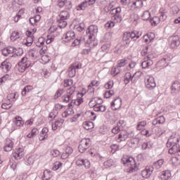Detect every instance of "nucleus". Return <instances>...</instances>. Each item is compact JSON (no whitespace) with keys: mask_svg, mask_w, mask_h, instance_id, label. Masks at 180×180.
I'll list each match as a JSON object with an SVG mask.
<instances>
[{"mask_svg":"<svg viewBox=\"0 0 180 180\" xmlns=\"http://www.w3.org/2000/svg\"><path fill=\"white\" fill-rule=\"evenodd\" d=\"M14 123L16 126L18 127H20V126H23V121L22 120V117H18V118H15Z\"/></svg>","mask_w":180,"mask_h":180,"instance_id":"46","label":"nucleus"},{"mask_svg":"<svg viewBox=\"0 0 180 180\" xmlns=\"http://www.w3.org/2000/svg\"><path fill=\"white\" fill-rule=\"evenodd\" d=\"M159 13L160 15V17L156 16L150 19V22L153 26L158 25V22H164V20H166L167 18V13H168V11H167L165 8H161L159 10Z\"/></svg>","mask_w":180,"mask_h":180,"instance_id":"4","label":"nucleus"},{"mask_svg":"<svg viewBox=\"0 0 180 180\" xmlns=\"http://www.w3.org/2000/svg\"><path fill=\"white\" fill-rule=\"evenodd\" d=\"M115 26V22L110 20L107 23L105 24V27L106 29H110Z\"/></svg>","mask_w":180,"mask_h":180,"instance_id":"57","label":"nucleus"},{"mask_svg":"<svg viewBox=\"0 0 180 180\" xmlns=\"http://www.w3.org/2000/svg\"><path fill=\"white\" fill-rule=\"evenodd\" d=\"M61 167H63V162H56L52 167V169L53 171H57V169H60Z\"/></svg>","mask_w":180,"mask_h":180,"instance_id":"41","label":"nucleus"},{"mask_svg":"<svg viewBox=\"0 0 180 180\" xmlns=\"http://www.w3.org/2000/svg\"><path fill=\"white\" fill-rule=\"evenodd\" d=\"M65 43H70L72 40L75 39V32L74 31H68L64 36Z\"/></svg>","mask_w":180,"mask_h":180,"instance_id":"14","label":"nucleus"},{"mask_svg":"<svg viewBox=\"0 0 180 180\" xmlns=\"http://www.w3.org/2000/svg\"><path fill=\"white\" fill-rule=\"evenodd\" d=\"M51 171L50 170H45L44 171V174L42 176V180H49L50 178H51Z\"/></svg>","mask_w":180,"mask_h":180,"instance_id":"29","label":"nucleus"},{"mask_svg":"<svg viewBox=\"0 0 180 180\" xmlns=\"http://www.w3.org/2000/svg\"><path fill=\"white\" fill-rule=\"evenodd\" d=\"M0 68L4 72H8L12 68V63L8 59H6L0 64Z\"/></svg>","mask_w":180,"mask_h":180,"instance_id":"9","label":"nucleus"},{"mask_svg":"<svg viewBox=\"0 0 180 180\" xmlns=\"http://www.w3.org/2000/svg\"><path fill=\"white\" fill-rule=\"evenodd\" d=\"M12 148H13V141L10 139H7L6 140V146L4 147V151L9 152L12 151Z\"/></svg>","mask_w":180,"mask_h":180,"instance_id":"16","label":"nucleus"},{"mask_svg":"<svg viewBox=\"0 0 180 180\" xmlns=\"http://www.w3.org/2000/svg\"><path fill=\"white\" fill-rule=\"evenodd\" d=\"M180 44L179 36L175 35L170 38V48L176 49Z\"/></svg>","mask_w":180,"mask_h":180,"instance_id":"12","label":"nucleus"},{"mask_svg":"<svg viewBox=\"0 0 180 180\" xmlns=\"http://www.w3.org/2000/svg\"><path fill=\"white\" fill-rule=\"evenodd\" d=\"M46 40L44 39V38L41 37L38 39V41L36 42V46L37 47H39L40 49L42 46H44Z\"/></svg>","mask_w":180,"mask_h":180,"instance_id":"39","label":"nucleus"},{"mask_svg":"<svg viewBox=\"0 0 180 180\" xmlns=\"http://www.w3.org/2000/svg\"><path fill=\"white\" fill-rule=\"evenodd\" d=\"M113 95H115V91L108 90L105 92L104 98H105V99H109V98H110L111 96H113Z\"/></svg>","mask_w":180,"mask_h":180,"instance_id":"40","label":"nucleus"},{"mask_svg":"<svg viewBox=\"0 0 180 180\" xmlns=\"http://www.w3.org/2000/svg\"><path fill=\"white\" fill-rule=\"evenodd\" d=\"M150 16H151V13H150V11H145L143 13L141 18L143 20H148L150 19Z\"/></svg>","mask_w":180,"mask_h":180,"instance_id":"38","label":"nucleus"},{"mask_svg":"<svg viewBox=\"0 0 180 180\" xmlns=\"http://www.w3.org/2000/svg\"><path fill=\"white\" fill-rule=\"evenodd\" d=\"M51 154L52 156L56 158V157H58V155H60V154H61V153H60V150H58L57 149H51Z\"/></svg>","mask_w":180,"mask_h":180,"instance_id":"52","label":"nucleus"},{"mask_svg":"<svg viewBox=\"0 0 180 180\" xmlns=\"http://www.w3.org/2000/svg\"><path fill=\"white\" fill-rule=\"evenodd\" d=\"M100 134H106L108 133V127L106 126H101L98 129Z\"/></svg>","mask_w":180,"mask_h":180,"instance_id":"48","label":"nucleus"},{"mask_svg":"<svg viewBox=\"0 0 180 180\" xmlns=\"http://www.w3.org/2000/svg\"><path fill=\"white\" fill-rule=\"evenodd\" d=\"M178 143H179V137L175 136V135H172L169 138L166 146L168 148H171V146H172L173 144H178Z\"/></svg>","mask_w":180,"mask_h":180,"instance_id":"13","label":"nucleus"},{"mask_svg":"<svg viewBox=\"0 0 180 180\" xmlns=\"http://www.w3.org/2000/svg\"><path fill=\"white\" fill-rule=\"evenodd\" d=\"M120 12H122V8L120 7L112 8L110 11L111 15H114V16L112 17V20H115L117 23H120V22H122V15H120Z\"/></svg>","mask_w":180,"mask_h":180,"instance_id":"5","label":"nucleus"},{"mask_svg":"<svg viewBox=\"0 0 180 180\" xmlns=\"http://www.w3.org/2000/svg\"><path fill=\"white\" fill-rule=\"evenodd\" d=\"M71 115H74V107L68 104V109L62 113V116L63 117H68V116H71Z\"/></svg>","mask_w":180,"mask_h":180,"instance_id":"17","label":"nucleus"},{"mask_svg":"<svg viewBox=\"0 0 180 180\" xmlns=\"http://www.w3.org/2000/svg\"><path fill=\"white\" fill-rule=\"evenodd\" d=\"M110 107L113 110H119L122 108V98L117 97L110 103Z\"/></svg>","mask_w":180,"mask_h":180,"instance_id":"7","label":"nucleus"},{"mask_svg":"<svg viewBox=\"0 0 180 180\" xmlns=\"http://www.w3.org/2000/svg\"><path fill=\"white\" fill-rule=\"evenodd\" d=\"M77 74V71L75 69L72 67L70 66L68 69V75L70 78H73V77H75V75Z\"/></svg>","mask_w":180,"mask_h":180,"instance_id":"33","label":"nucleus"},{"mask_svg":"<svg viewBox=\"0 0 180 180\" xmlns=\"http://www.w3.org/2000/svg\"><path fill=\"white\" fill-rule=\"evenodd\" d=\"M65 6V9H68V11H71V9H72V3L70 1L66 0Z\"/></svg>","mask_w":180,"mask_h":180,"instance_id":"60","label":"nucleus"},{"mask_svg":"<svg viewBox=\"0 0 180 180\" xmlns=\"http://www.w3.org/2000/svg\"><path fill=\"white\" fill-rule=\"evenodd\" d=\"M122 161L124 165L128 167L127 172H129V174H133L139 171V167L137 166V163H136V160L133 158H124Z\"/></svg>","mask_w":180,"mask_h":180,"instance_id":"1","label":"nucleus"},{"mask_svg":"<svg viewBox=\"0 0 180 180\" xmlns=\"http://www.w3.org/2000/svg\"><path fill=\"white\" fill-rule=\"evenodd\" d=\"M74 83V80H72V79H68L65 80V86H71L72 85V84Z\"/></svg>","mask_w":180,"mask_h":180,"instance_id":"62","label":"nucleus"},{"mask_svg":"<svg viewBox=\"0 0 180 180\" xmlns=\"http://www.w3.org/2000/svg\"><path fill=\"white\" fill-rule=\"evenodd\" d=\"M141 74V72H136L134 75H133V76H131V82H133L134 84H136V82H137V77H139V75Z\"/></svg>","mask_w":180,"mask_h":180,"instance_id":"50","label":"nucleus"},{"mask_svg":"<svg viewBox=\"0 0 180 180\" xmlns=\"http://www.w3.org/2000/svg\"><path fill=\"white\" fill-rule=\"evenodd\" d=\"M141 134H142V136H145L146 137H150V136H151V133H150V131L147 129H143L141 131Z\"/></svg>","mask_w":180,"mask_h":180,"instance_id":"61","label":"nucleus"},{"mask_svg":"<svg viewBox=\"0 0 180 180\" xmlns=\"http://www.w3.org/2000/svg\"><path fill=\"white\" fill-rule=\"evenodd\" d=\"M147 125V121L143 120V121H141L139 122H138L137 125H136V130H141V129H143V127H146V126Z\"/></svg>","mask_w":180,"mask_h":180,"instance_id":"31","label":"nucleus"},{"mask_svg":"<svg viewBox=\"0 0 180 180\" xmlns=\"http://www.w3.org/2000/svg\"><path fill=\"white\" fill-rule=\"evenodd\" d=\"M29 56L30 57H31V58H32V60H36V58H37V51L34 49L30 51Z\"/></svg>","mask_w":180,"mask_h":180,"instance_id":"43","label":"nucleus"},{"mask_svg":"<svg viewBox=\"0 0 180 180\" xmlns=\"http://www.w3.org/2000/svg\"><path fill=\"white\" fill-rule=\"evenodd\" d=\"M145 84L146 88H147V89H150V91L153 88H155V86H157V84H155V80L154 79V77L153 76L149 77Z\"/></svg>","mask_w":180,"mask_h":180,"instance_id":"10","label":"nucleus"},{"mask_svg":"<svg viewBox=\"0 0 180 180\" xmlns=\"http://www.w3.org/2000/svg\"><path fill=\"white\" fill-rule=\"evenodd\" d=\"M127 64V59H120L117 61V67L118 68H122V67H124Z\"/></svg>","mask_w":180,"mask_h":180,"instance_id":"34","label":"nucleus"},{"mask_svg":"<svg viewBox=\"0 0 180 180\" xmlns=\"http://www.w3.org/2000/svg\"><path fill=\"white\" fill-rule=\"evenodd\" d=\"M71 67H72L75 70H81L82 68V63L76 62L71 65Z\"/></svg>","mask_w":180,"mask_h":180,"instance_id":"47","label":"nucleus"},{"mask_svg":"<svg viewBox=\"0 0 180 180\" xmlns=\"http://www.w3.org/2000/svg\"><path fill=\"white\" fill-rule=\"evenodd\" d=\"M66 2L67 0H58V6L60 8H64Z\"/></svg>","mask_w":180,"mask_h":180,"instance_id":"56","label":"nucleus"},{"mask_svg":"<svg viewBox=\"0 0 180 180\" xmlns=\"http://www.w3.org/2000/svg\"><path fill=\"white\" fill-rule=\"evenodd\" d=\"M83 127L85 130H91V129H94V122L86 121L83 123Z\"/></svg>","mask_w":180,"mask_h":180,"instance_id":"27","label":"nucleus"},{"mask_svg":"<svg viewBox=\"0 0 180 180\" xmlns=\"http://www.w3.org/2000/svg\"><path fill=\"white\" fill-rule=\"evenodd\" d=\"M63 92H64V89H63L58 90L54 96V99H58V98H60V96L63 95Z\"/></svg>","mask_w":180,"mask_h":180,"instance_id":"58","label":"nucleus"},{"mask_svg":"<svg viewBox=\"0 0 180 180\" xmlns=\"http://www.w3.org/2000/svg\"><path fill=\"white\" fill-rule=\"evenodd\" d=\"M94 110L95 112H105L106 110V106L96 104L94 105Z\"/></svg>","mask_w":180,"mask_h":180,"instance_id":"26","label":"nucleus"},{"mask_svg":"<svg viewBox=\"0 0 180 180\" xmlns=\"http://www.w3.org/2000/svg\"><path fill=\"white\" fill-rule=\"evenodd\" d=\"M57 115H58V111H57V110H53V112H50L49 117L50 119H56Z\"/></svg>","mask_w":180,"mask_h":180,"instance_id":"54","label":"nucleus"},{"mask_svg":"<svg viewBox=\"0 0 180 180\" xmlns=\"http://www.w3.org/2000/svg\"><path fill=\"white\" fill-rule=\"evenodd\" d=\"M105 89H112L113 88V81H108L104 86Z\"/></svg>","mask_w":180,"mask_h":180,"instance_id":"53","label":"nucleus"},{"mask_svg":"<svg viewBox=\"0 0 180 180\" xmlns=\"http://www.w3.org/2000/svg\"><path fill=\"white\" fill-rule=\"evenodd\" d=\"M62 99L63 102L68 103V102H70V101L71 100V96L68 94L64 95L63 96H62Z\"/></svg>","mask_w":180,"mask_h":180,"instance_id":"55","label":"nucleus"},{"mask_svg":"<svg viewBox=\"0 0 180 180\" xmlns=\"http://www.w3.org/2000/svg\"><path fill=\"white\" fill-rule=\"evenodd\" d=\"M171 172H169V170H167L161 172L160 178L162 180H169V178H171Z\"/></svg>","mask_w":180,"mask_h":180,"instance_id":"20","label":"nucleus"},{"mask_svg":"<svg viewBox=\"0 0 180 180\" xmlns=\"http://www.w3.org/2000/svg\"><path fill=\"white\" fill-rule=\"evenodd\" d=\"M129 139V133L127 131H122L117 137H115L117 143H122V141H126Z\"/></svg>","mask_w":180,"mask_h":180,"instance_id":"8","label":"nucleus"},{"mask_svg":"<svg viewBox=\"0 0 180 180\" xmlns=\"http://www.w3.org/2000/svg\"><path fill=\"white\" fill-rule=\"evenodd\" d=\"M179 148L180 146L178 143L172 145L171 148L169 149V154H178Z\"/></svg>","mask_w":180,"mask_h":180,"instance_id":"19","label":"nucleus"},{"mask_svg":"<svg viewBox=\"0 0 180 180\" xmlns=\"http://www.w3.org/2000/svg\"><path fill=\"white\" fill-rule=\"evenodd\" d=\"M153 64H154V63L153 62V60L148 59L147 60H144L143 62H142L141 67L142 68L146 70V68H148V67H151Z\"/></svg>","mask_w":180,"mask_h":180,"instance_id":"24","label":"nucleus"},{"mask_svg":"<svg viewBox=\"0 0 180 180\" xmlns=\"http://www.w3.org/2000/svg\"><path fill=\"white\" fill-rule=\"evenodd\" d=\"M13 104L12 103H11V101H7L6 103H4L1 105V108L2 109H11V108H12Z\"/></svg>","mask_w":180,"mask_h":180,"instance_id":"45","label":"nucleus"},{"mask_svg":"<svg viewBox=\"0 0 180 180\" xmlns=\"http://www.w3.org/2000/svg\"><path fill=\"white\" fill-rule=\"evenodd\" d=\"M88 6V1L86 0L82 3H80L78 6H77V11H85L86 7Z\"/></svg>","mask_w":180,"mask_h":180,"instance_id":"25","label":"nucleus"},{"mask_svg":"<svg viewBox=\"0 0 180 180\" xmlns=\"http://www.w3.org/2000/svg\"><path fill=\"white\" fill-rule=\"evenodd\" d=\"M20 36H19V32L14 31L12 32L11 36V40L12 41H15V40H18V39H20Z\"/></svg>","mask_w":180,"mask_h":180,"instance_id":"37","label":"nucleus"},{"mask_svg":"<svg viewBox=\"0 0 180 180\" xmlns=\"http://www.w3.org/2000/svg\"><path fill=\"white\" fill-rule=\"evenodd\" d=\"M9 165H10L11 168H12V169H13V171H15V169H16V168L18 167V164L13 159L10 160Z\"/></svg>","mask_w":180,"mask_h":180,"instance_id":"49","label":"nucleus"},{"mask_svg":"<svg viewBox=\"0 0 180 180\" xmlns=\"http://www.w3.org/2000/svg\"><path fill=\"white\" fill-rule=\"evenodd\" d=\"M153 167L151 166H147L145 169L141 171V176L143 178H146V179H148L151 175H153Z\"/></svg>","mask_w":180,"mask_h":180,"instance_id":"11","label":"nucleus"},{"mask_svg":"<svg viewBox=\"0 0 180 180\" xmlns=\"http://www.w3.org/2000/svg\"><path fill=\"white\" fill-rule=\"evenodd\" d=\"M110 148H111L110 153H112V154H115V153H116V151H119V150H120V146H119L117 144H112L110 146Z\"/></svg>","mask_w":180,"mask_h":180,"instance_id":"32","label":"nucleus"},{"mask_svg":"<svg viewBox=\"0 0 180 180\" xmlns=\"http://www.w3.org/2000/svg\"><path fill=\"white\" fill-rule=\"evenodd\" d=\"M28 60L27 58L24 57L21 59V61L18 63V65L21 67V68H23V65L26 64V62Z\"/></svg>","mask_w":180,"mask_h":180,"instance_id":"64","label":"nucleus"},{"mask_svg":"<svg viewBox=\"0 0 180 180\" xmlns=\"http://www.w3.org/2000/svg\"><path fill=\"white\" fill-rule=\"evenodd\" d=\"M158 64L162 67V68H165V67H168V65L169 64V59L168 57L165 56L158 61Z\"/></svg>","mask_w":180,"mask_h":180,"instance_id":"18","label":"nucleus"},{"mask_svg":"<svg viewBox=\"0 0 180 180\" xmlns=\"http://www.w3.org/2000/svg\"><path fill=\"white\" fill-rule=\"evenodd\" d=\"M135 34L131 32H124L122 40L124 44H130V41L133 40L134 41Z\"/></svg>","mask_w":180,"mask_h":180,"instance_id":"6","label":"nucleus"},{"mask_svg":"<svg viewBox=\"0 0 180 180\" xmlns=\"http://www.w3.org/2000/svg\"><path fill=\"white\" fill-rule=\"evenodd\" d=\"M15 160H20L23 158V148H19L13 153Z\"/></svg>","mask_w":180,"mask_h":180,"instance_id":"15","label":"nucleus"},{"mask_svg":"<svg viewBox=\"0 0 180 180\" xmlns=\"http://www.w3.org/2000/svg\"><path fill=\"white\" fill-rule=\"evenodd\" d=\"M163 164H164V159H160L157 162H155L153 165L150 167H153V171H154V168H156V169H160V168L162 167Z\"/></svg>","mask_w":180,"mask_h":180,"instance_id":"23","label":"nucleus"},{"mask_svg":"<svg viewBox=\"0 0 180 180\" xmlns=\"http://www.w3.org/2000/svg\"><path fill=\"white\" fill-rule=\"evenodd\" d=\"M68 19H70V12L68 11H62L57 18V22L60 29H64V27H67V20H68Z\"/></svg>","mask_w":180,"mask_h":180,"instance_id":"3","label":"nucleus"},{"mask_svg":"<svg viewBox=\"0 0 180 180\" xmlns=\"http://www.w3.org/2000/svg\"><path fill=\"white\" fill-rule=\"evenodd\" d=\"M130 81H131V73L127 72L124 77V82L125 85H127Z\"/></svg>","mask_w":180,"mask_h":180,"instance_id":"30","label":"nucleus"},{"mask_svg":"<svg viewBox=\"0 0 180 180\" xmlns=\"http://www.w3.org/2000/svg\"><path fill=\"white\" fill-rule=\"evenodd\" d=\"M82 143H83V146L86 147V148H89L91 147V139H83L82 141Z\"/></svg>","mask_w":180,"mask_h":180,"instance_id":"36","label":"nucleus"},{"mask_svg":"<svg viewBox=\"0 0 180 180\" xmlns=\"http://www.w3.org/2000/svg\"><path fill=\"white\" fill-rule=\"evenodd\" d=\"M74 92H75V86H74L70 87L67 90V94H68V95H70V96H71V95H72L74 94Z\"/></svg>","mask_w":180,"mask_h":180,"instance_id":"63","label":"nucleus"},{"mask_svg":"<svg viewBox=\"0 0 180 180\" xmlns=\"http://www.w3.org/2000/svg\"><path fill=\"white\" fill-rule=\"evenodd\" d=\"M111 131L113 134H117V133L120 132V126L117 125L116 127H113Z\"/></svg>","mask_w":180,"mask_h":180,"instance_id":"59","label":"nucleus"},{"mask_svg":"<svg viewBox=\"0 0 180 180\" xmlns=\"http://www.w3.org/2000/svg\"><path fill=\"white\" fill-rule=\"evenodd\" d=\"M114 165L115 162H113L112 159H108L107 161L104 162V167H107L108 168H110V167H112Z\"/></svg>","mask_w":180,"mask_h":180,"instance_id":"44","label":"nucleus"},{"mask_svg":"<svg viewBox=\"0 0 180 180\" xmlns=\"http://www.w3.org/2000/svg\"><path fill=\"white\" fill-rule=\"evenodd\" d=\"M172 92H180V82L174 81L171 86Z\"/></svg>","mask_w":180,"mask_h":180,"instance_id":"22","label":"nucleus"},{"mask_svg":"<svg viewBox=\"0 0 180 180\" xmlns=\"http://www.w3.org/2000/svg\"><path fill=\"white\" fill-rule=\"evenodd\" d=\"M143 0H136L134 1L132 4L134 6H135L137 8H143Z\"/></svg>","mask_w":180,"mask_h":180,"instance_id":"35","label":"nucleus"},{"mask_svg":"<svg viewBox=\"0 0 180 180\" xmlns=\"http://www.w3.org/2000/svg\"><path fill=\"white\" fill-rule=\"evenodd\" d=\"M78 150L79 153H85L88 148L85 146V145H83L82 141H81L78 146Z\"/></svg>","mask_w":180,"mask_h":180,"instance_id":"42","label":"nucleus"},{"mask_svg":"<svg viewBox=\"0 0 180 180\" xmlns=\"http://www.w3.org/2000/svg\"><path fill=\"white\" fill-rule=\"evenodd\" d=\"M63 123H64V120L63 119L57 120L54 123L51 122L52 130H57V127L63 126Z\"/></svg>","mask_w":180,"mask_h":180,"instance_id":"21","label":"nucleus"},{"mask_svg":"<svg viewBox=\"0 0 180 180\" xmlns=\"http://www.w3.org/2000/svg\"><path fill=\"white\" fill-rule=\"evenodd\" d=\"M33 41H34V37H28L26 39L25 46H27V47H30V46L33 44Z\"/></svg>","mask_w":180,"mask_h":180,"instance_id":"28","label":"nucleus"},{"mask_svg":"<svg viewBox=\"0 0 180 180\" xmlns=\"http://www.w3.org/2000/svg\"><path fill=\"white\" fill-rule=\"evenodd\" d=\"M120 68H119V66H117V68H114L112 69V75L115 76L117 75L118 74L120 73Z\"/></svg>","mask_w":180,"mask_h":180,"instance_id":"51","label":"nucleus"},{"mask_svg":"<svg viewBox=\"0 0 180 180\" xmlns=\"http://www.w3.org/2000/svg\"><path fill=\"white\" fill-rule=\"evenodd\" d=\"M98 34V25H90L86 32L84 39H87V43L89 44L91 41H95V38Z\"/></svg>","mask_w":180,"mask_h":180,"instance_id":"2","label":"nucleus"}]
</instances>
